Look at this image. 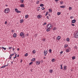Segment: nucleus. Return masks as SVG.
<instances>
[{"mask_svg":"<svg viewBox=\"0 0 78 78\" xmlns=\"http://www.w3.org/2000/svg\"><path fill=\"white\" fill-rule=\"evenodd\" d=\"M6 23H7V21H5V24H6Z\"/></svg>","mask_w":78,"mask_h":78,"instance_id":"nucleus-55","label":"nucleus"},{"mask_svg":"<svg viewBox=\"0 0 78 78\" xmlns=\"http://www.w3.org/2000/svg\"><path fill=\"white\" fill-rule=\"evenodd\" d=\"M20 36H22V38H24L25 37V35L23 34V32H21L20 33Z\"/></svg>","mask_w":78,"mask_h":78,"instance_id":"nucleus-2","label":"nucleus"},{"mask_svg":"<svg viewBox=\"0 0 78 78\" xmlns=\"http://www.w3.org/2000/svg\"><path fill=\"white\" fill-rule=\"evenodd\" d=\"M16 12H17V13H19V12H20V11H19V10H17L16 11Z\"/></svg>","mask_w":78,"mask_h":78,"instance_id":"nucleus-34","label":"nucleus"},{"mask_svg":"<svg viewBox=\"0 0 78 78\" xmlns=\"http://www.w3.org/2000/svg\"><path fill=\"white\" fill-rule=\"evenodd\" d=\"M24 20L23 19L20 20V22L21 23H22L23 22Z\"/></svg>","mask_w":78,"mask_h":78,"instance_id":"nucleus-11","label":"nucleus"},{"mask_svg":"<svg viewBox=\"0 0 78 78\" xmlns=\"http://www.w3.org/2000/svg\"><path fill=\"white\" fill-rule=\"evenodd\" d=\"M72 7H69V10H72Z\"/></svg>","mask_w":78,"mask_h":78,"instance_id":"nucleus-33","label":"nucleus"},{"mask_svg":"<svg viewBox=\"0 0 78 78\" xmlns=\"http://www.w3.org/2000/svg\"><path fill=\"white\" fill-rule=\"evenodd\" d=\"M61 14V12H57V15L59 16Z\"/></svg>","mask_w":78,"mask_h":78,"instance_id":"nucleus-23","label":"nucleus"},{"mask_svg":"<svg viewBox=\"0 0 78 78\" xmlns=\"http://www.w3.org/2000/svg\"><path fill=\"white\" fill-rule=\"evenodd\" d=\"M72 25V26H75V24H71Z\"/></svg>","mask_w":78,"mask_h":78,"instance_id":"nucleus-52","label":"nucleus"},{"mask_svg":"<svg viewBox=\"0 0 78 78\" xmlns=\"http://www.w3.org/2000/svg\"><path fill=\"white\" fill-rule=\"evenodd\" d=\"M46 24H47V23H44V24H43V25H46Z\"/></svg>","mask_w":78,"mask_h":78,"instance_id":"nucleus-53","label":"nucleus"},{"mask_svg":"<svg viewBox=\"0 0 78 78\" xmlns=\"http://www.w3.org/2000/svg\"><path fill=\"white\" fill-rule=\"evenodd\" d=\"M47 18L48 19H49V17H48V16H47Z\"/></svg>","mask_w":78,"mask_h":78,"instance_id":"nucleus-50","label":"nucleus"},{"mask_svg":"<svg viewBox=\"0 0 78 78\" xmlns=\"http://www.w3.org/2000/svg\"><path fill=\"white\" fill-rule=\"evenodd\" d=\"M2 49L4 50H6V48H4V47H2Z\"/></svg>","mask_w":78,"mask_h":78,"instance_id":"nucleus-19","label":"nucleus"},{"mask_svg":"<svg viewBox=\"0 0 78 78\" xmlns=\"http://www.w3.org/2000/svg\"><path fill=\"white\" fill-rule=\"evenodd\" d=\"M25 56H28V53H26L24 55Z\"/></svg>","mask_w":78,"mask_h":78,"instance_id":"nucleus-35","label":"nucleus"},{"mask_svg":"<svg viewBox=\"0 0 78 78\" xmlns=\"http://www.w3.org/2000/svg\"><path fill=\"white\" fill-rule=\"evenodd\" d=\"M28 35H29L28 34H27L26 36H28Z\"/></svg>","mask_w":78,"mask_h":78,"instance_id":"nucleus-60","label":"nucleus"},{"mask_svg":"<svg viewBox=\"0 0 78 78\" xmlns=\"http://www.w3.org/2000/svg\"><path fill=\"white\" fill-rule=\"evenodd\" d=\"M35 60H36V58H34L32 59L31 61H34Z\"/></svg>","mask_w":78,"mask_h":78,"instance_id":"nucleus-16","label":"nucleus"},{"mask_svg":"<svg viewBox=\"0 0 78 78\" xmlns=\"http://www.w3.org/2000/svg\"><path fill=\"white\" fill-rule=\"evenodd\" d=\"M42 41H44H44H45V39H43Z\"/></svg>","mask_w":78,"mask_h":78,"instance_id":"nucleus-44","label":"nucleus"},{"mask_svg":"<svg viewBox=\"0 0 78 78\" xmlns=\"http://www.w3.org/2000/svg\"><path fill=\"white\" fill-rule=\"evenodd\" d=\"M32 53H33L34 54V53H36V51L35 50H33L32 51Z\"/></svg>","mask_w":78,"mask_h":78,"instance_id":"nucleus-21","label":"nucleus"},{"mask_svg":"<svg viewBox=\"0 0 78 78\" xmlns=\"http://www.w3.org/2000/svg\"><path fill=\"white\" fill-rule=\"evenodd\" d=\"M76 58L75 56H73L72 57V59H75Z\"/></svg>","mask_w":78,"mask_h":78,"instance_id":"nucleus-26","label":"nucleus"},{"mask_svg":"<svg viewBox=\"0 0 78 78\" xmlns=\"http://www.w3.org/2000/svg\"><path fill=\"white\" fill-rule=\"evenodd\" d=\"M37 17L38 18V19H41V18L42 17V16H41V15H39L37 16Z\"/></svg>","mask_w":78,"mask_h":78,"instance_id":"nucleus-6","label":"nucleus"},{"mask_svg":"<svg viewBox=\"0 0 78 78\" xmlns=\"http://www.w3.org/2000/svg\"><path fill=\"white\" fill-rule=\"evenodd\" d=\"M61 69H63V68L62 67V65H61Z\"/></svg>","mask_w":78,"mask_h":78,"instance_id":"nucleus-27","label":"nucleus"},{"mask_svg":"<svg viewBox=\"0 0 78 78\" xmlns=\"http://www.w3.org/2000/svg\"><path fill=\"white\" fill-rule=\"evenodd\" d=\"M10 55H11L12 56H13V55H14V54H12Z\"/></svg>","mask_w":78,"mask_h":78,"instance_id":"nucleus-58","label":"nucleus"},{"mask_svg":"<svg viewBox=\"0 0 78 78\" xmlns=\"http://www.w3.org/2000/svg\"><path fill=\"white\" fill-rule=\"evenodd\" d=\"M39 1H37L36 2L37 4H39Z\"/></svg>","mask_w":78,"mask_h":78,"instance_id":"nucleus-41","label":"nucleus"},{"mask_svg":"<svg viewBox=\"0 0 78 78\" xmlns=\"http://www.w3.org/2000/svg\"><path fill=\"white\" fill-rule=\"evenodd\" d=\"M47 27L48 29H46V31H50L51 30V28L52 27V25L51 24L49 23L47 25Z\"/></svg>","mask_w":78,"mask_h":78,"instance_id":"nucleus-1","label":"nucleus"},{"mask_svg":"<svg viewBox=\"0 0 78 78\" xmlns=\"http://www.w3.org/2000/svg\"><path fill=\"white\" fill-rule=\"evenodd\" d=\"M66 41H67V42H69V38H67L66 39Z\"/></svg>","mask_w":78,"mask_h":78,"instance_id":"nucleus-31","label":"nucleus"},{"mask_svg":"<svg viewBox=\"0 0 78 78\" xmlns=\"http://www.w3.org/2000/svg\"><path fill=\"white\" fill-rule=\"evenodd\" d=\"M41 62V63H42V62H43V60H42L40 61Z\"/></svg>","mask_w":78,"mask_h":78,"instance_id":"nucleus-54","label":"nucleus"},{"mask_svg":"<svg viewBox=\"0 0 78 78\" xmlns=\"http://www.w3.org/2000/svg\"><path fill=\"white\" fill-rule=\"evenodd\" d=\"M15 57H17V54H15Z\"/></svg>","mask_w":78,"mask_h":78,"instance_id":"nucleus-62","label":"nucleus"},{"mask_svg":"<svg viewBox=\"0 0 78 78\" xmlns=\"http://www.w3.org/2000/svg\"><path fill=\"white\" fill-rule=\"evenodd\" d=\"M48 12H46L45 16H47V15H48Z\"/></svg>","mask_w":78,"mask_h":78,"instance_id":"nucleus-29","label":"nucleus"},{"mask_svg":"<svg viewBox=\"0 0 78 78\" xmlns=\"http://www.w3.org/2000/svg\"><path fill=\"white\" fill-rule=\"evenodd\" d=\"M41 9L42 10H44V9H45V8L44 7H42L41 8Z\"/></svg>","mask_w":78,"mask_h":78,"instance_id":"nucleus-40","label":"nucleus"},{"mask_svg":"<svg viewBox=\"0 0 78 78\" xmlns=\"http://www.w3.org/2000/svg\"><path fill=\"white\" fill-rule=\"evenodd\" d=\"M9 49H11V48H12V47H9Z\"/></svg>","mask_w":78,"mask_h":78,"instance_id":"nucleus-57","label":"nucleus"},{"mask_svg":"<svg viewBox=\"0 0 78 78\" xmlns=\"http://www.w3.org/2000/svg\"><path fill=\"white\" fill-rule=\"evenodd\" d=\"M17 50L18 51H19V48H18L17 49Z\"/></svg>","mask_w":78,"mask_h":78,"instance_id":"nucleus-61","label":"nucleus"},{"mask_svg":"<svg viewBox=\"0 0 78 78\" xmlns=\"http://www.w3.org/2000/svg\"><path fill=\"white\" fill-rule=\"evenodd\" d=\"M37 34H35V36L36 37H37Z\"/></svg>","mask_w":78,"mask_h":78,"instance_id":"nucleus-45","label":"nucleus"},{"mask_svg":"<svg viewBox=\"0 0 78 78\" xmlns=\"http://www.w3.org/2000/svg\"><path fill=\"white\" fill-rule=\"evenodd\" d=\"M33 64V62H31L29 63V65H31Z\"/></svg>","mask_w":78,"mask_h":78,"instance_id":"nucleus-38","label":"nucleus"},{"mask_svg":"<svg viewBox=\"0 0 78 78\" xmlns=\"http://www.w3.org/2000/svg\"><path fill=\"white\" fill-rule=\"evenodd\" d=\"M20 7H21L22 8H23V7H24V6H24V5L23 4H21L20 5Z\"/></svg>","mask_w":78,"mask_h":78,"instance_id":"nucleus-12","label":"nucleus"},{"mask_svg":"<svg viewBox=\"0 0 78 78\" xmlns=\"http://www.w3.org/2000/svg\"><path fill=\"white\" fill-rule=\"evenodd\" d=\"M55 2H58V1H59V0H55Z\"/></svg>","mask_w":78,"mask_h":78,"instance_id":"nucleus-59","label":"nucleus"},{"mask_svg":"<svg viewBox=\"0 0 78 78\" xmlns=\"http://www.w3.org/2000/svg\"><path fill=\"white\" fill-rule=\"evenodd\" d=\"M25 18L26 19H27V18H28V15H26L25 16Z\"/></svg>","mask_w":78,"mask_h":78,"instance_id":"nucleus-22","label":"nucleus"},{"mask_svg":"<svg viewBox=\"0 0 78 78\" xmlns=\"http://www.w3.org/2000/svg\"><path fill=\"white\" fill-rule=\"evenodd\" d=\"M70 18V19H73V16H71Z\"/></svg>","mask_w":78,"mask_h":78,"instance_id":"nucleus-48","label":"nucleus"},{"mask_svg":"<svg viewBox=\"0 0 78 78\" xmlns=\"http://www.w3.org/2000/svg\"><path fill=\"white\" fill-rule=\"evenodd\" d=\"M22 61H23V59H21V61H20V62H21V63H22Z\"/></svg>","mask_w":78,"mask_h":78,"instance_id":"nucleus-43","label":"nucleus"},{"mask_svg":"<svg viewBox=\"0 0 78 78\" xmlns=\"http://www.w3.org/2000/svg\"><path fill=\"white\" fill-rule=\"evenodd\" d=\"M49 53H51V49H50L49 50Z\"/></svg>","mask_w":78,"mask_h":78,"instance_id":"nucleus-32","label":"nucleus"},{"mask_svg":"<svg viewBox=\"0 0 78 78\" xmlns=\"http://www.w3.org/2000/svg\"><path fill=\"white\" fill-rule=\"evenodd\" d=\"M36 63L37 65H39L40 64V62L39 61H37L36 62Z\"/></svg>","mask_w":78,"mask_h":78,"instance_id":"nucleus-5","label":"nucleus"},{"mask_svg":"<svg viewBox=\"0 0 78 78\" xmlns=\"http://www.w3.org/2000/svg\"><path fill=\"white\" fill-rule=\"evenodd\" d=\"M12 57V55H10V59H11Z\"/></svg>","mask_w":78,"mask_h":78,"instance_id":"nucleus-46","label":"nucleus"},{"mask_svg":"<svg viewBox=\"0 0 78 78\" xmlns=\"http://www.w3.org/2000/svg\"><path fill=\"white\" fill-rule=\"evenodd\" d=\"M17 57H19V55H17Z\"/></svg>","mask_w":78,"mask_h":78,"instance_id":"nucleus-64","label":"nucleus"},{"mask_svg":"<svg viewBox=\"0 0 78 78\" xmlns=\"http://www.w3.org/2000/svg\"><path fill=\"white\" fill-rule=\"evenodd\" d=\"M49 11L50 12H52V10H51V9H49Z\"/></svg>","mask_w":78,"mask_h":78,"instance_id":"nucleus-20","label":"nucleus"},{"mask_svg":"<svg viewBox=\"0 0 78 78\" xmlns=\"http://www.w3.org/2000/svg\"><path fill=\"white\" fill-rule=\"evenodd\" d=\"M11 32H12V33H13V32H14V30H12L11 31Z\"/></svg>","mask_w":78,"mask_h":78,"instance_id":"nucleus-63","label":"nucleus"},{"mask_svg":"<svg viewBox=\"0 0 78 78\" xmlns=\"http://www.w3.org/2000/svg\"><path fill=\"white\" fill-rule=\"evenodd\" d=\"M63 68L65 70H67V66H63Z\"/></svg>","mask_w":78,"mask_h":78,"instance_id":"nucleus-8","label":"nucleus"},{"mask_svg":"<svg viewBox=\"0 0 78 78\" xmlns=\"http://www.w3.org/2000/svg\"><path fill=\"white\" fill-rule=\"evenodd\" d=\"M53 70H52V69H51L49 71V72L50 73H53Z\"/></svg>","mask_w":78,"mask_h":78,"instance_id":"nucleus-15","label":"nucleus"},{"mask_svg":"<svg viewBox=\"0 0 78 78\" xmlns=\"http://www.w3.org/2000/svg\"><path fill=\"white\" fill-rule=\"evenodd\" d=\"M72 23H75L76 22V20L74 19V20H73L71 22Z\"/></svg>","mask_w":78,"mask_h":78,"instance_id":"nucleus-4","label":"nucleus"},{"mask_svg":"<svg viewBox=\"0 0 78 78\" xmlns=\"http://www.w3.org/2000/svg\"><path fill=\"white\" fill-rule=\"evenodd\" d=\"M66 52H69V49H67L66 50Z\"/></svg>","mask_w":78,"mask_h":78,"instance_id":"nucleus-37","label":"nucleus"},{"mask_svg":"<svg viewBox=\"0 0 78 78\" xmlns=\"http://www.w3.org/2000/svg\"><path fill=\"white\" fill-rule=\"evenodd\" d=\"M55 61V58H53L51 60L52 62H54Z\"/></svg>","mask_w":78,"mask_h":78,"instance_id":"nucleus-25","label":"nucleus"},{"mask_svg":"<svg viewBox=\"0 0 78 78\" xmlns=\"http://www.w3.org/2000/svg\"><path fill=\"white\" fill-rule=\"evenodd\" d=\"M69 46V45H68V44H66L65 45H64V48H66L67 47H68Z\"/></svg>","mask_w":78,"mask_h":78,"instance_id":"nucleus-13","label":"nucleus"},{"mask_svg":"<svg viewBox=\"0 0 78 78\" xmlns=\"http://www.w3.org/2000/svg\"><path fill=\"white\" fill-rule=\"evenodd\" d=\"M17 58V57H13V59H16V58Z\"/></svg>","mask_w":78,"mask_h":78,"instance_id":"nucleus-47","label":"nucleus"},{"mask_svg":"<svg viewBox=\"0 0 78 78\" xmlns=\"http://www.w3.org/2000/svg\"><path fill=\"white\" fill-rule=\"evenodd\" d=\"M75 37L76 38H78V31L76 32L75 35Z\"/></svg>","mask_w":78,"mask_h":78,"instance_id":"nucleus-3","label":"nucleus"},{"mask_svg":"<svg viewBox=\"0 0 78 78\" xmlns=\"http://www.w3.org/2000/svg\"><path fill=\"white\" fill-rule=\"evenodd\" d=\"M61 39V37L60 36H58L57 37V40H59Z\"/></svg>","mask_w":78,"mask_h":78,"instance_id":"nucleus-9","label":"nucleus"},{"mask_svg":"<svg viewBox=\"0 0 78 78\" xmlns=\"http://www.w3.org/2000/svg\"><path fill=\"white\" fill-rule=\"evenodd\" d=\"M6 9H7V12H6V13L7 14V13H8V12H9V8H7Z\"/></svg>","mask_w":78,"mask_h":78,"instance_id":"nucleus-7","label":"nucleus"},{"mask_svg":"<svg viewBox=\"0 0 78 78\" xmlns=\"http://www.w3.org/2000/svg\"><path fill=\"white\" fill-rule=\"evenodd\" d=\"M40 6L41 7H43L44 6V5L43 4H41L40 5Z\"/></svg>","mask_w":78,"mask_h":78,"instance_id":"nucleus-14","label":"nucleus"},{"mask_svg":"<svg viewBox=\"0 0 78 78\" xmlns=\"http://www.w3.org/2000/svg\"><path fill=\"white\" fill-rule=\"evenodd\" d=\"M12 48H13V51H14V50H15V48H14V47H13Z\"/></svg>","mask_w":78,"mask_h":78,"instance_id":"nucleus-51","label":"nucleus"},{"mask_svg":"<svg viewBox=\"0 0 78 78\" xmlns=\"http://www.w3.org/2000/svg\"><path fill=\"white\" fill-rule=\"evenodd\" d=\"M47 51H46L44 53V55L45 56H46V55H47Z\"/></svg>","mask_w":78,"mask_h":78,"instance_id":"nucleus-18","label":"nucleus"},{"mask_svg":"<svg viewBox=\"0 0 78 78\" xmlns=\"http://www.w3.org/2000/svg\"><path fill=\"white\" fill-rule=\"evenodd\" d=\"M8 64H9V63H8L7 64L4 66V67H6V66H8Z\"/></svg>","mask_w":78,"mask_h":78,"instance_id":"nucleus-24","label":"nucleus"},{"mask_svg":"<svg viewBox=\"0 0 78 78\" xmlns=\"http://www.w3.org/2000/svg\"><path fill=\"white\" fill-rule=\"evenodd\" d=\"M13 36L14 37H16V36H17V34L16 33H14L13 35Z\"/></svg>","mask_w":78,"mask_h":78,"instance_id":"nucleus-10","label":"nucleus"},{"mask_svg":"<svg viewBox=\"0 0 78 78\" xmlns=\"http://www.w3.org/2000/svg\"><path fill=\"white\" fill-rule=\"evenodd\" d=\"M21 2L22 3H23V2H24V0H21Z\"/></svg>","mask_w":78,"mask_h":78,"instance_id":"nucleus-42","label":"nucleus"},{"mask_svg":"<svg viewBox=\"0 0 78 78\" xmlns=\"http://www.w3.org/2000/svg\"><path fill=\"white\" fill-rule=\"evenodd\" d=\"M7 10L6 9H5L4 10V12L5 13H6V12H7Z\"/></svg>","mask_w":78,"mask_h":78,"instance_id":"nucleus-28","label":"nucleus"},{"mask_svg":"<svg viewBox=\"0 0 78 78\" xmlns=\"http://www.w3.org/2000/svg\"><path fill=\"white\" fill-rule=\"evenodd\" d=\"M4 67H5V66H3L2 67H1V68L2 69V68H4Z\"/></svg>","mask_w":78,"mask_h":78,"instance_id":"nucleus-49","label":"nucleus"},{"mask_svg":"<svg viewBox=\"0 0 78 78\" xmlns=\"http://www.w3.org/2000/svg\"><path fill=\"white\" fill-rule=\"evenodd\" d=\"M60 8H65L66 6H65L62 5V6H60Z\"/></svg>","mask_w":78,"mask_h":78,"instance_id":"nucleus-17","label":"nucleus"},{"mask_svg":"<svg viewBox=\"0 0 78 78\" xmlns=\"http://www.w3.org/2000/svg\"><path fill=\"white\" fill-rule=\"evenodd\" d=\"M63 3H64V2L62 1H61L60 2V3L61 4V5H62V4H63Z\"/></svg>","mask_w":78,"mask_h":78,"instance_id":"nucleus-30","label":"nucleus"},{"mask_svg":"<svg viewBox=\"0 0 78 78\" xmlns=\"http://www.w3.org/2000/svg\"><path fill=\"white\" fill-rule=\"evenodd\" d=\"M62 53H63V51H61L60 52V54H62Z\"/></svg>","mask_w":78,"mask_h":78,"instance_id":"nucleus-56","label":"nucleus"},{"mask_svg":"<svg viewBox=\"0 0 78 78\" xmlns=\"http://www.w3.org/2000/svg\"><path fill=\"white\" fill-rule=\"evenodd\" d=\"M15 11H16H16H17L18 10V9H15Z\"/></svg>","mask_w":78,"mask_h":78,"instance_id":"nucleus-36","label":"nucleus"},{"mask_svg":"<svg viewBox=\"0 0 78 78\" xmlns=\"http://www.w3.org/2000/svg\"><path fill=\"white\" fill-rule=\"evenodd\" d=\"M56 30V28L55 27L53 29V30Z\"/></svg>","mask_w":78,"mask_h":78,"instance_id":"nucleus-39","label":"nucleus"}]
</instances>
